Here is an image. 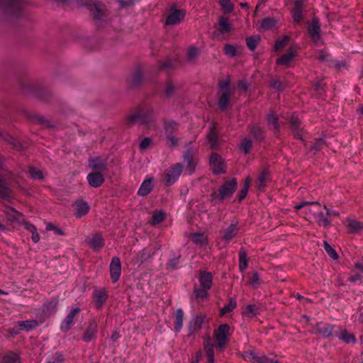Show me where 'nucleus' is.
<instances>
[{"label": "nucleus", "mask_w": 363, "mask_h": 363, "mask_svg": "<svg viewBox=\"0 0 363 363\" xmlns=\"http://www.w3.org/2000/svg\"><path fill=\"white\" fill-rule=\"evenodd\" d=\"M20 86L23 94L33 96L43 101H48L52 96L50 89L38 82L24 79L20 82Z\"/></svg>", "instance_id": "f257e3e1"}, {"label": "nucleus", "mask_w": 363, "mask_h": 363, "mask_svg": "<svg viewBox=\"0 0 363 363\" xmlns=\"http://www.w3.org/2000/svg\"><path fill=\"white\" fill-rule=\"evenodd\" d=\"M90 11L95 25L104 28L108 23V12L105 4L99 0H82Z\"/></svg>", "instance_id": "f03ea898"}, {"label": "nucleus", "mask_w": 363, "mask_h": 363, "mask_svg": "<svg viewBox=\"0 0 363 363\" xmlns=\"http://www.w3.org/2000/svg\"><path fill=\"white\" fill-rule=\"evenodd\" d=\"M198 280L199 286L195 285L193 294L196 300H205L208 298V291L213 286V276L210 272L199 270Z\"/></svg>", "instance_id": "7ed1b4c3"}, {"label": "nucleus", "mask_w": 363, "mask_h": 363, "mask_svg": "<svg viewBox=\"0 0 363 363\" xmlns=\"http://www.w3.org/2000/svg\"><path fill=\"white\" fill-rule=\"evenodd\" d=\"M128 123H138L150 128V125L154 123L153 110L147 104H141L138 106L136 111L129 115L126 118Z\"/></svg>", "instance_id": "20e7f679"}, {"label": "nucleus", "mask_w": 363, "mask_h": 363, "mask_svg": "<svg viewBox=\"0 0 363 363\" xmlns=\"http://www.w3.org/2000/svg\"><path fill=\"white\" fill-rule=\"evenodd\" d=\"M23 4V0H0V9L8 17L20 18Z\"/></svg>", "instance_id": "39448f33"}, {"label": "nucleus", "mask_w": 363, "mask_h": 363, "mask_svg": "<svg viewBox=\"0 0 363 363\" xmlns=\"http://www.w3.org/2000/svg\"><path fill=\"white\" fill-rule=\"evenodd\" d=\"M238 187V182L235 178L226 180L219 186L217 191L211 194L213 200L222 201L233 196Z\"/></svg>", "instance_id": "423d86ee"}, {"label": "nucleus", "mask_w": 363, "mask_h": 363, "mask_svg": "<svg viewBox=\"0 0 363 363\" xmlns=\"http://www.w3.org/2000/svg\"><path fill=\"white\" fill-rule=\"evenodd\" d=\"M230 326L228 324H221L214 330L213 337L215 340L216 349L223 351L229 342Z\"/></svg>", "instance_id": "0eeeda50"}, {"label": "nucleus", "mask_w": 363, "mask_h": 363, "mask_svg": "<svg viewBox=\"0 0 363 363\" xmlns=\"http://www.w3.org/2000/svg\"><path fill=\"white\" fill-rule=\"evenodd\" d=\"M186 16L184 9H177V5L173 4L170 7L169 14L165 20L166 26H175L179 24Z\"/></svg>", "instance_id": "6e6552de"}, {"label": "nucleus", "mask_w": 363, "mask_h": 363, "mask_svg": "<svg viewBox=\"0 0 363 363\" xmlns=\"http://www.w3.org/2000/svg\"><path fill=\"white\" fill-rule=\"evenodd\" d=\"M209 165L216 175L224 174L226 172L227 165L225 160L216 152H212L209 159Z\"/></svg>", "instance_id": "1a4fd4ad"}, {"label": "nucleus", "mask_w": 363, "mask_h": 363, "mask_svg": "<svg viewBox=\"0 0 363 363\" xmlns=\"http://www.w3.org/2000/svg\"><path fill=\"white\" fill-rule=\"evenodd\" d=\"M308 206H313V208H306L305 210V219L307 220H311L312 218H314L318 213V212L320 210V203L318 201H303L294 206V209L296 212L301 210L303 208L307 207Z\"/></svg>", "instance_id": "9d476101"}, {"label": "nucleus", "mask_w": 363, "mask_h": 363, "mask_svg": "<svg viewBox=\"0 0 363 363\" xmlns=\"http://www.w3.org/2000/svg\"><path fill=\"white\" fill-rule=\"evenodd\" d=\"M242 357L244 360L251 363H280L279 360L272 359L265 354L258 355L254 351H245Z\"/></svg>", "instance_id": "9b49d317"}, {"label": "nucleus", "mask_w": 363, "mask_h": 363, "mask_svg": "<svg viewBox=\"0 0 363 363\" xmlns=\"http://www.w3.org/2000/svg\"><path fill=\"white\" fill-rule=\"evenodd\" d=\"M183 171V165L181 163H176L172 165L165 174L164 179L167 186L174 184L180 177Z\"/></svg>", "instance_id": "f8f14e48"}, {"label": "nucleus", "mask_w": 363, "mask_h": 363, "mask_svg": "<svg viewBox=\"0 0 363 363\" xmlns=\"http://www.w3.org/2000/svg\"><path fill=\"white\" fill-rule=\"evenodd\" d=\"M289 123L294 138L300 140L306 145V140L302 136L304 130L303 128H301V121L295 113H293L289 117Z\"/></svg>", "instance_id": "ddd939ff"}, {"label": "nucleus", "mask_w": 363, "mask_h": 363, "mask_svg": "<svg viewBox=\"0 0 363 363\" xmlns=\"http://www.w3.org/2000/svg\"><path fill=\"white\" fill-rule=\"evenodd\" d=\"M293 8L291 10V17L294 22L300 23L303 18V8L307 0H291Z\"/></svg>", "instance_id": "4468645a"}, {"label": "nucleus", "mask_w": 363, "mask_h": 363, "mask_svg": "<svg viewBox=\"0 0 363 363\" xmlns=\"http://www.w3.org/2000/svg\"><path fill=\"white\" fill-rule=\"evenodd\" d=\"M320 32V25L318 19L313 18L308 26V33L311 40L315 45H318L321 40Z\"/></svg>", "instance_id": "2eb2a0df"}, {"label": "nucleus", "mask_w": 363, "mask_h": 363, "mask_svg": "<svg viewBox=\"0 0 363 363\" xmlns=\"http://www.w3.org/2000/svg\"><path fill=\"white\" fill-rule=\"evenodd\" d=\"M239 230L238 222H232L229 226L222 231V240L225 242L229 243L233 239L236 238Z\"/></svg>", "instance_id": "dca6fc26"}, {"label": "nucleus", "mask_w": 363, "mask_h": 363, "mask_svg": "<svg viewBox=\"0 0 363 363\" xmlns=\"http://www.w3.org/2000/svg\"><path fill=\"white\" fill-rule=\"evenodd\" d=\"M184 161L186 163V169L189 174H192L196 171V167L199 162V159L194 157V154L191 149H188L184 154Z\"/></svg>", "instance_id": "f3484780"}, {"label": "nucleus", "mask_w": 363, "mask_h": 363, "mask_svg": "<svg viewBox=\"0 0 363 363\" xmlns=\"http://www.w3.org/2000/svg\"><path fill=\"white\" fill-rule=\"evenodd\" d=\"M335 325L327 323H319L316 325V333L321 335L323 338H328L335 335Z\"/></svg>", "instance_id": "a211bd4d"}, {"label": "nucleus", "mask_w": 363, "mask_h": 363, "mask_svg": "<svg viewBox=\"0 0 363 363\" xmlns=\"http://www.w3.org/2000/svg\"><path fill=\"white\" fill-rule=\"evenodd\" d=\"M80 308L76 307L73 308L66 316L65 319L60 325L61 331L66 333L70 330L72 326L74 324V318L79 313Z\"/></svg>", "instance_id": "6ab92c4d"}, {"label": "nucleus", "mask_w": 363, "mask_h": 363, "mask_svg": "<svg viewBox=\"0 0 363 363\" xmlns=\"http://www.w3.org/2000/svg\"><path fill=\"white\" fill-rule=\"evenodd\" d=\"M337 328L339 333H337V331H335V335L340 340L346 344L356 343L357 340L354 334L350 333L347 329L343 328L342 326H337Z\"/></svg>", "instance_id": "aec40b11"}, {"label": "nucleus", "mask_w": 363, "mask_h": 363, "mask_svg": "<svg viewBox=\"0 0 363 363\" xmlns=\"http://www.w3.org/2000/svg\"><path fill=\"white\" fill-rule=\"evenodd\" d=\"M107 298L108 294L104 289H94L93 291V301L96 308H101Z\"/></svg>", "instance_id": "412c9836"}, {"label": "nucleus", "mask_w": 363, "mask_h": 363, "mask_svg": "<svg viewBox=\"0 0 363 363\" xmlns=\"http://www.w3.org/2000/svg\"><path fill=\"white\" fill-rule=\"evenodd\" d=\"M98 333V325L94 320L89 323L86 328L83 336L82 340L84 342H90L96 339V335Z\"/></svg>", "instance_id": "4be33fe9"}, {"label": "nucleus", "mask_w": 363, "mask_h": 363, "mask_svg": "<svg viewBox=\"0 0 363 363\" xmlns=\"http://www.w3.org/2000/svg\"><path fill=\"white\" fill-rule=\"evenodd\" d=\"M203 348L207 357V362L215 363L214 348H216V345L212 343L211 338L209 335L204 339Z\"/></svg>", "instance_id": "5701e85b"}, {"label": "nucleus", "mask_w": 363, "mask_h": 363, "mask_svg": "<svg viewBox=\"0 0 363 363\" xmlns=\"http://www.w3.org/2000/svg\"><path fill=\"white\" fill-rule=\"evenodd\" d=\"M297 51L294 48H290L288 52L282 55L276 60V64L278 65L289 66V63L296 56Z\"/></svg>", "instance_id": "b1692460"}, {"label": "nucleus", "mask_w": 363, "mask_h": 363, "mask_svg": "<svg viewBox=\"0 0 363 363\" xmlns=\"http://www.w3.org/2000/svg\"><path fill=\"white\" fill-rule=\"evenodd\" d=\"M86 241L89 246L95 250H99L104 246V240L100 233L88 237Z\"/></svg>", "instance_id": "393cba45"}, {"label": "nucleus", "mask_w": 363, "mask_h": 363, "mask_svg": "<svg viewBox=\"0 0 363 363\" xmlns=\"http://www.w3.org/2000/svg\"><path fill=\"white\" fill-rule=\"evenodd\" d=\"M86 179L89 185L94 188L99 187L104 182V176L99 172L89 173Z\"/></svg>", "instance_id": "a878e982"}, {"label": "nucleus", "mask_w": 363, "mask_h": 363, "mask_svg": "<svg viewBox=\"0 0 363 363\" xmlns=\"http://www.w3.org/2000/svg\"><path fill=\"white\" fill-rule=\"evenodd\" d=\"M324 208L327 210V213L324 214L323 212L320 211L319 212H318L314 218L319 226H323L325 228H328L331 225L330 220L329 218L328 208H327L326 206H324Z\"/></svg>", "instance_id": "bb28decb"}, {"label": "nucleus", "mask_w": 363, "mask_h": 363, "mask_svg": "<svg viewBox=\"0 0 363 363\" xmlns=\"http://www.w3.org/2000/svg\"><path fill=\"white\" fill-rule=\"evenodd\" d=\"M204 318L203 315H196L191 320L189 325L190 335L199 332L202 328Z\"/></svg>", "instance_id": "cd10ccee"}, {"label": "nucleus", "mask_w": 363, "mask_h": 363, "mask_svg": "<svg viewBox=\"0 0 363 363\" xmlns=\"http://www.w3.org/2000/svg\"><path fill=\"white\" fill-rule=\"evenodd\" d=\"M218 105L219 108L221 111H224L227 108L229 101L230 97L231 96V93L229 90H225L223 91H218Z\"/></svg>", "instance_id": "c85d7f7f"}, {"label": "nucleus", "mask_w": 363, "mask_h": 363, "mask_svg": "<svg viewBox=\"0 0 363 363\" xmlns=\"http://www.w3.org/2000/svg\"><path fill=\"white\" fill-rule=\"evenodd\" d=\"M18 330L30 332L39 326V323L36 320H27L17 322Z\"/></svg>", "instance_id": "c756f323"}, {"label": "nucleus", "mask_w": 363, "mask_h": 363, "mask_svg": "<svg viewBox=\"0 0 363 363\" xmlns=\"http://www.w3.org/2000/svg\"><path fill=\"white\" fill-rule=\"evenodd\" d=\"M76 211L75 215L77 218H81L86 215L89 211V206L86 201L83 200H78L75 202Z\"/></svg>", "instance_id": "7c9ffc66"}, {"label": "nucleus", "mask_w": 363, "mask_h": 363, "mask_svg": "<svg viewBox=\"0 0 363 363\" xmlns=\"http://www.w3.org/2000/svg\"><path fill=\"white\" fill-rule=\"evenodd\" d=\"M153 179H146L140 185L138 195L141 196H145L148 195L153 189Z\"/></svg>", "instance_id": "2f4dec72"}, {"label": "nucleus", "mask_w": 363, "mask_h": 363, "mask_svg": "<svg viewBox=\"0 0 363 363\" xmlns=\"http://www.w3.org/2000/svg\"><path fill=\"white\" fill-rule=\"evenodd\" d=\"M267 121L269 125H272L276 134L280 131V124L279 123V117L272 110H270L267 115Z\"/></svg>", "instance_id": "473e14b6"}, {"label": "nucleus", "mask_w": 363, "mask_h": 363, "mask_svg": "<svg viewBox=\"0 0 363 363\" xmlns=\"http://www.w3.org/2000/svg\"><path fill=\"white\" fill-rule=\"evenodd\" d=\"M239 258V270L243 273L246 271L248 267L249 259L247 258V252L244 247H241L238 252Z\"/></svg>", "instance_id": "72a5a7b5"}, {"label": "nucleus", "mask_w": 363, "mask_h": 363, "mask_svg": "<svg viewBox=\"0 0 363 363\" xmlns=\"http://www.w3.org/2000/svg\"><path fill=\"white\" fill-rule=\"evenodd\" d=\"M218 29L221 34H225L231 31L232 25L227 17L223 16L219 17Z\"/></svg>", "instance_id": "f704fd0d"}, {"label": "nucleus", "mask_w": 363, "mask_h": 363, "mask_svg": "<svg viewBox=\"0 0 363 363\" xmlns=\"http://www.w3.org/2000/svg\"><path fill=\"white\" fill-rule=\"evenodd\" d=\"M348 233L350 234L357 233L363 230V223L354 219L347 218Z\"/></svg>", "instance_id": "c9c22d12"}, {"label": "nucleus", "mask_w": 363, "mask_h": 363, "mask_svg": "<svg viewBox=\"0 0 363 363\" xmlns=\"http://www.w3.org/2000/svg\"><path fill=\"white\" fill-rule=\"evenodd\" d=\"M165 218L166 213L164 211L155 210L152 212V215L149 223L152 225H157L161 223L165 219Z\"/></svg>", "instance_id": "e433bc0d"}, {"label": "nucleus", "mask_w": 363, "mask_h": 363, "mask_svg": "<svg viewBox=\"0 0 363 363\" xmlns=\"http://www.w3.org/2000/svg\"><path fill=\"white\" fill-rule=\"evenodd\" d=\"M4 139L15 150L22 151L25 148V146L23 143H21L20 141H18L16 138H15L11 135H6Z\"/></svg>", "instance_id": "4c0bfd02"}, {"label": "nucleus", "mask_w": 363, "mask_h": 363, "mask_svg": "<svg viewBox=\"0 0 363 363\" xmlns=\"http://www.w3.org/2000/svg\"><path fill=\"white\" fill-rule=\"evenodd\" d=\"M90 169L101 172L105 169V164L99 157L91 158L89 161Z\"/></svg>", "instance_id": "58836bf2"}, {"label": "nucleus", "mask_w": 363, "mask_h": 363, "mask_svg": "<svg viewBox=\"0 0 363 363\" xmlns=\"http://www.w3.org/2000/svg\"><path fill=\"white\" fill-rule=\"evenodd\" d=\"M164 124V130L166 133V135L168 134H174L176 133L179 128V124L174 121H169V120H164L163 121Z\"/></svg>", "instance_id": "ea45409f"}, {"label": "nucleus", "mask_w": 363, "mask_h": 363, "mask_svg": "<svg viewBox=\"0 0 363 363\" xmlns=\"http://www.w3.org/2000/svg\"><path fill=\"white\" fill-rule=\"evenodd\" d=\"M248 131L257 140H262L264 138V130L259 125H250Z\"/></svg>", "instance_id": "a19ab883"}, {"label": "nucleus", "mask_w": 363, "mask_h": 363, "mask_svg": "<svg viewBox=\"0 0 363 363\" xmlns=\"http://www.w3.org/2000/svg\"><path fill=\"white\" fill-rule=\"evenodd\" d=\"M236 299L233 297L229 298L228 303L220 309V316H224L226 313L233 311L237 307Z\"/></svg>", "instance_id": "79ce46f5"}, {"label": "nucleus", "mask_w": 363, "mask_h": 363, "mask_svg": "<svg viewBox=\"0 0 363 363\" xmlns=\"http://www.w3.org/2000/svg\"><path fill=\"white\" fill-rule=\"evenodd\" d=\"M207 139L208 143H210L211 147L212 149H215L218 143V134L215 125H213L210 128L207 134Z\"/></svg>", "instance_id": "37998d69"}, {"label": "nucleus", "mask_w": 363, "mask_h": 363, "mask_svg": "<svg viewBox=\"0 0 363 363\" xmlns=\"http://www.w3.org/2000/svg\"><path fill=\"white\" fill-rule=\"evenodd\" d=\"M250 183H251V177L250 176H247L244 181V184H243V186H242V189L240 191V192L238 194L239 202H241L242 201H243L245 199V197L247 196L250 186Z\"/></svg>", "instance_id": "c03bdc74"}, {"label": "nucleus", "mask_w": 363, "mask_h": 363, "mask_svg": "<svg viewBox=\"0 0 363 363\" xmlns=\"http://www.w3.org/2000/svg\"><path fill=\"white\" fill-rule=\"evenodd\" d=\"M191 240L194 243L200 246H205L208 244L207 236L202 233H196L192 234Z\"/></svg>", "instance_id": "a18cd8bd"}, {"label": "nucleus", "mask_w": 363, "mask_h": 363, "mask_svg": "<svg viewBox=\"0 0 363 363\" xmlns=\"http://www.w3.org/2000/svg\"><path fill=\"white\" fill-rule=\"evenodd\" d=\"M183 318L184 312L181 308L176 311L175 313V321H174V330L176 332H180L183 327Z\"/></svg>", "instance_id": "49530a36"}, {"label": "nucleus", "mask_w": 363, "mask_h": 363, "mask_svg": "<svg viewBox=\"0 0 363 363\" xmlns=\"http://www.w3.org/2000/svg\"><path fill=\"white\" fill-rule=\"evenodd\" d=\"M260 40L261 38L259 35L247 37L245 40L246 45L251 51H254L256 49Z\"/></svg>", "instance_id": "de8ad7c7"}, {"label": "nucleus", "mask_w": 363, "mask_h": 363, "mask_svg": "<svg viewBox=\"0 0 363 363\" xmlns=\"http://www.w3.org/2000/svg\"><path fill=\"white\" fill-rule=\"evenodd\" d=\"M257 181L259 189H264L267 182L269 181V172L267 169H264L259 175Z\"/></svg>", "instance_id": "09e8293b"}, {"label": "nucleus", "mask_w": 363, "mask_h": 363, "mask_svg": "<svg viewBox=\"0 0 363 363\" xmlns=\"http://www.w3.org/2000/svg\"><path fill=\"white\" fill-rule=\"evenodd\" d=\"M2 363H21L20 357L13 352H9L3 357Z\"/></svg>", "instance_id": "8fccbe9b"}, {"label": "nucleus", "mask_w": 363, "mask_h": 363, "mask_svg": "<svg viewBox=\"0 0 363 363\" xmlns=\"http://www.w3.org/2000/svg\"><path fill=\"white\" fill-rule=\"evenodd\" d=\"M260 27L264 30H270L274 28L277 24V21L274 18L267 17L260 21Z\"/></svg>", "instance_id": "3c124183"}, {"label": "nucleus", "mask_w": 363, "mask_h": 363, "mask_svg": "<svg viewBox=\"0 0 363 363\" xmlns=\"http://www.w3.org/2000/svg\"><path fill=\"white\" fill-rule=\"evenodd\" d=\"M219 4L224 13H230L234 9V6L230 0H219Z\"/></svg>", "instance_id": "603ef678"}, {"label": "nucleus", "mask_w": 363, "mask_h": 363, "mask_svg": "<svg viewBox=\"0 0 363 363\" xmlns=\"http://www.w3.org/2000/svg\"><path fill=\"white\" fill-rule=\"evenodd\" d=\"M258 314L257 308L255 304L247 305L243 312V315L252 318Z\"/></svg>", "instance_id": "864d4df0"}, {"label": "nucleus", "mask_w": 363, "mask_h": 363, "mask_svg": "<svg viewBox=\"0 0 363 363\" xmlns=\"http://www.w3.org/2000/svg\"><path fill=\"white\" fill-rule=\"evenodd\" d=\"M289 39L290 38L288 35H284L282 38L277 39L274 43V50L279 51L284 48L289 42Z\"/></svg>", "instance_id": "5fc2aeb1"}, {"label": "nucleus", "mask_w": 363, "mask_h": 363, "mask_svg": "<svg viewBox=\"0 0 363 363\" xmlns=\"http://www.w3.org/2000/svg\"><path fill=\"white\" fill-rule=\"evenodd\" d=\"M28 173L31 178L34 179H43V172L38 168L33 166H29Z\"/></svg>", "instance_id": "6e6d98bb"}, {"label": "nucleus", "mask_w": 363, "mask_h": 363, "mask_svg": "<svg viewBox=\"0 0 363 363\" xmlns=\"http://www.w3.org/2000/svg\"><path fill=\"white\" fill-rule=\"evenodd\" d=\"M248 277V284L251 286H258L260 284L259 281V275L257 272L249 273L247 274Z\"/></svg>", "instance_id": "4d7b16f0"}, {"label": "nucleus", "mask_w": 363, "mask_h": 363, "mask_svg": "<svg viewBox=\"0 0 363 363\" xmlns=\"http://www.w3.org/2000/svg\"><path fill=\"white\" fill-rule=\"evenodd\" d=\"M57 306V300L55 298L47 302L44 305V310L48 313L55 312Z\"/></svg>", "instance_id": "13d9d810"}, {"label": "nucleus", "mask_w": 363, "mask_h": 363, "mask_svg": "<svg viewBox=\"0 0 363 363\" xmlns=\"http://www.w3.org/2000/svg\"><path fill=\"white\" fill-rule=\"evenodd\" d=\"M323 247H324L325 250L328 253V255L332 259H337L338 258L339 256H338L337 253L336 252L335 249L330 245V244L328 242L324 241Z\"/></svg>", "instance_id": "bf43d9fd"}, {"label": "nucleus", "mask_w": 363, "mask_h": 363, "mask_svg": "<svg viewBox=\"0 0 363 363\" xmlns=\"http://www.w3.org/2000/svg\"><path fill=\"white\" fill-rule=\"evenodd\" d=\"M199 54V50L194 46H191L188 50L187 59L189 61H194L196 59V57H198Z\"/></svg>", "instance_id": "052dcab7"}, {"label": "nucleus", "mask_w": 363, "mask_h": 363, "mask_svg": "<svg viewBox=\"0 0 363 363\" xmlns=\"http://www.w3.org/2000/svg\"><path fill=\"white\" fill-rule=\"evenodd\" d=\"M224 53L230 57H235L237 55V49L235 46L230 45V44H226L224 46Z\"/></svg>", "instance_id": "680f3d73"}, {"label": "nucleus", "mask_w": 363, "mask_h": 363, "mask_svg": "<svg viewBox=\"0 0 363 363\" xmlns=\"http://www.w3.org/2000/svg\"><path fill=\"white\" fill-rule=\"evenodd\" d=\"M167 144L169 147H174L178 145L179 138L174 134L166 135Z\"/></svg>", "instance_id": "e2e57ef3"}, {"label": "nucleus", "mask_w": 363, "mask_h": 363, "mask_svg": "<svg viewBox=\"0 0 363 363\" xmlns=\"http://www.w3.org/2000/svg\"><path fill=\"white\" fill-rule=\"evenodd\" d=\"M252 142L250 140L247 138H244L242 140L240 143V148L243 150V152L245 154H247L250 152L251 148H252Z\"/></svg>", "instance_id": "0e129e2a"}, {"label": "nucleus", "mask_w": 363, "mask_h": 363, "mask_svg": "<svg viewBox=\"0 0 363 363\" xmlns=\"http://www.w3.org/2000/svg\"><path fill=\"white\" fill-rule=\"evenodd\" d=\"M152 143V140L150 138L147 137L143 138L139 145L140 150L143 151L148 149L150 147Z\"/></svg>", "instance_id": "69168bd1"}, {"label": "nucleus", "mask_w": 363, "mask_h": 363, "mask_svg": "<svg viewBox=\"0 0 363 363\" xmlns=\"http://www.w3.org/2000/svg\"><path fill=\"white\" fill-rule=\"evenodd\" d=\"M230 83V79L229 77H228L225 80H220L218 82V87L220 89L219 91H223L225 90H228V86Z\"/></svg>", "instance_id": "338daca9"}, {"label": "nucleus", "mask_w": 363, "mask_h": 363, "mask_svg": "<svg viewBox=\"0 0 363 363\" xmlns=\"http://www.w3.org/2000/svg\"><path fill=\"white\" fill-rule=\"evenodd\" d=\"M179 257L171 259L168 261L167 268L170 269H176L178 268Z\"/></svg>", "instance_id": "774afa93"}]
</instances>
